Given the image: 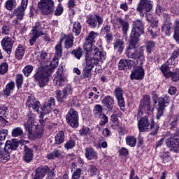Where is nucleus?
I'll list each match as a JSON object with an SVG mask.
<instances>
[{
	"instance_id": "nucleus-1",
	"label": "nucleus",
	"mask_w": 179,
	"mask_h": 179,
	"mask_svg": "<svg viewBox=\"0 0 179 179\" xmlns=\"http://www.w3.org/2000/svg\"><path fill=\"white\" fill-rule=\"evenodd\" d=\"M139 41L136 39H129V47L126 50V55L131 59H140V65L145 61V45H141L138 48Z\"/></svg>"
},
{
	"instance_id": "nucleus-2",
	"label": "nucleus",
	"mask_w": 179,
	"mask_h": 179,
	"mask_svg": "<svg viewBox=\"0 0 179 179\" xmlns=\"http://www.w3.org/2000/svg\"><path fill=\"white\" fill-rule=\"evenodd\" d=\"M91 57H92V58L90 57L85 62L86 66H89V68L101 66V64H103V61H106V58H107V53L102 49L94 46Z\"/></svg>"
},
{
	"instance_id": "nucleus-3",
	"label": "nucleus",
	"mask_w": 179,
	"mask_h": 179,
	"mask_svg": "<svg viewBox=\"0 0 179 179\" xmlns=\"http://www.w3.org/2000/svg\"><path fill=\"white\" fill-rule=\"evenodd\" d=\"M52 72H54V68H38L36 69L34 79L38 83L40 87H44L48 83Z\"/></svg>"
},
{
	"instance_id": "nucleus-4",
	"label": "nucleus",
	"mask_w": 179,
	"mask_h": 179,
	"mask_svg": "<svg viewBox=\"0 0 179 179\" xmlns=\"http://www.w3.org/2000/svg\"><path fill=\"white\" fill-rule=\"evenodd\" d=\"M73 34H69L64 35L63 38L61 39L60 43L55 45V58H61L62 57V41L64 43V48L67 50L73 47Z\"/></svg>"
},
{
	"instance_id": "nucleus-5",
	"label": "nucleus",
	"mask_w": 179,
	"mask_h": 179,
	"mask_svg": "<svg viewBox=\"0 0 179 179\" xmlns=\"http://www.w3.org/2000/svg\"><path fill=\"white\" fill-rule=\"evenodd\" d=\"M44 24L36 22L30 33L31 38L29 39V45H34L36 41H37V38L41 37V36H44Z\"/></svg>"
},
{
	"instance_id": "nucleus-6",
	"label": "nucleus",
	"mask_w": 179,
	"mask_h": 179,
	"mask_svg": "<svg viewBox=\"0 0 179 179\" xmlns=\"http://www.w3.org/2000/svg\"><path fill=\"white\" fill-rule=\"evenodd\" d=\"M38 8L42 15H51L54 12L55 3L53 0H40Z\"/></svg>"
},
{
	"instance_id": "nucleus-7",
	"label": "nucleus",
	"mask_w": 179,
	"mask_h": 179,
	"mask_svg": "<svg viewBox=\"0 0 179 179\" xmlns=\"http://www.w3.org/2000/svg\"><path fill=\"white\" fill-rule=\"evenodd\" d=\"M143 30V22L139 20L135 21L133 24V28L130 34L129 39L137 40L139 41V37L144 33Z\"/></svg>"
},
{
	"instance_id": "nucleus-8",
	"label": "nucleus",
	"mask_w": 179,
	"mask_h": 179,
	"mask_svg": "<svg viewBox=\"0 0 179 179\" xmlns=\"http://www.w3.org/2000/svg\"><path fill=\"white\" fill-rule=\"evenodd\" d=\"M66 122L71 128H78L79 127V114L75 109H70L66 115Z\"/></svg>"
},
{
	"instance_id": "nucleus-9",
	"label": "nucleus",
	"mask_w": 179,
	"mask_h": 179,
	"mask_svg": "<svg viewBox=\"0 0 179 179\" xmlns=\"http://www.w3.org/2000/svg\"><path fill=\"white\" fill-rule=\"evenodd\" d=\"M170 103V97L164 96L158 99V106L157 107V119L160 120L164 114V108L169 106Z\"/></svg>"
},
{
	"instance_id": "nucleus-10",
	"label": "nucleus",
	"mask_w": 179,
	"mask_h": 179,
	"mask_svg": "<svg viewBox=\"0 0 179 179\" xmlns=\"http://www.w3.org/2000/svg\"><path fill=\"white\" fill-rule=\"evenodd\" d=\"M27 107L31 108L34 111H36L38 114L44 115V107L41 106L40 107V101L36 100L34 96H29L26 103Z\"/></svg>"
},
{
	"instance_id": "nucleus-11",
	"label": "nucleus",
	"mask_w": 179,
	"mask_h": 179,
	"mask_svg": "<svg viewBox=\"0 0 179 179\" xmlns=\"http://www.w3.org/2000/svg\"><path fill=\"white\" fill-rule=\"evenodd\" d=\"M164 141L168 148H173V149H177V148H179V138L171 135L165 136L162 139H161L160 141H159L157 146H160V145L163 143Z\"/></svg>"
},
{
	"instance_id": "nucleus-12",
	"label": "nucleus",
	"mask_w": 179,
	"mask_h": 179,
	"mask_svg": "<svg viewBox=\"0 0 179 179\" xmlns=\"http://www.w3.org/2000/svg\"><path fill=\"white\" fill-rule=\"evenodd\" d=\"M104 20L103 17L100 16L99 14H96L95 16L88 15L87 16V23L91 29H96V27H100Z\"/></svg>"
},
{
	"instance_id": "nucleus-13",
	"label": "nucleus",
	"mask_w": 179,
	"mask_h": 179,
	"mask_svg": "<svg viewBox=\"0 0 179 179\" xmlns=\"http://www.w3.org/2000/svg\"><path fill=\"white\" fill-rule=\"evenodd\" d=\"M13 44H15V41L12 38V37L6 36L3 38L1 41V45L4 51L10 55L12 54V48H13Z\"/></svg>"
},
{
	"instance_id": "nucleus-14",
	"label": "nucleus",
	"mask_w": 179,
	"mask_h": 179,
	"mask_svg": "<svg viewBox=\"0 0 179 179\" xmlns=\"http://www.w3.org/2000/svg\"><path fill=\"white\" fill-rule=\"evenodd\" d=\"M153 8V1L151 0H140L137 5L136 10L142 13V11L150 12Z\"/></svg>"
},
{
	"instance_id": "nucleus-15",
	"label": "nucleus",
	"mask_w": 179,
	"mask_h": 179,
	"mask_svg": "<svg viewBox=\"0 0 179 179\" xmlns=\"http://www.w3.org/2000/svg\"><path fill=\"white\" fill-rule=\"evenodd\" d=\"M27 5H29V0H22L21 6L14 10V14L18 20H23L24 10L27 9Z\"/></svg>"
},
{
	"instance_id": "nucleus-16",
	"label": "nucleus",
	"mask_w": 179,
	"mask_h": 179,
	"mask_svg": "<svg viewBox=\"0 0 179 179\" xmlns=\"http://www.w3.org/2000/svg\"><path fill=\"white\" fill-rule=\"evenodd\" d=\"M138 127L140 132L150 131V128H152V124L149 123V119H148V116L142 117L138 121Z\"/></svg>"
},
{
	"instance_id": "nucleus-17",
	"label": "nucleus",
	"mask_w": 179,
	"mask_h": 179,
	"mask_svg": "<svg viewBox=\"0 0 179 179\" xmlns=\"http://www.w3.org/2000/svg\"><path fill=\"white\" fill-rule=\"evenodd\" d=\"M50 171V168L48 166H39L35 169V175L34 179H43L47 173Z\"/></svg>"
},
{
	"instance_id": "nucleus-18",
	"label": "nucleus",
	"mask_w": 179,
	"mask_h": 179,
	"mask_svg": "<svg viewBox=\"0 0 179 179\" xmlns=\"http://www.w3.org/2000/svg\"><path fill=\"white\" fill-rule=\"evenodd\" d=\"M116 23L118 26V28L122 29V31L124 36H127L129 30V22H128L127 20H124L123 18L118 17L116 19Z\"/></svg>"
},
{
	"instance_id": "nucleus-19",
	"label": "nucleus",
	"mask_w": 179,
	"mask_h": 179,
	"mask_svg": "<svg viewBox=\"0 0 179 179\" xmlns=\"http://www.w3.org/2000/svg\"><path fill=\"white\" fill-rule=\"evenodd\" d=\"M34 127H36V124H34V116L28 115L27 121L24 122V128L26 132L28 133L27 135L31 134Z\"/></svg>"
},
{
	"instance_id": "nucleus-20",
	"label": "nucleus",
	"mask_w": 179,
	"mask_h": 179,
	"mask_svg": "<svg viewBox=\"0 0 179 179\" xmlns=\"http://www.w3.org/2000/svg\"><path fill=\"white\" fill-rule=\"evenodd\" d=\"M54 83L56 86H62L65 85V78L62 69H58L54 79Z\"/></svg>"
},
{
	"instance_id": "nucleus-21",
	"label": "nucleus",
	"mask_w": 179,
	"mask_h": 179,
	"mask_svg": "<svg viewBox=\"0 0 179 179\" xmlns=\"http://www.w3.org/2000/svg\"><path fill=\"white\" fill-rule=\"evenodd\" d=\"M72 92L71 86H66L62 91H59L57 92V101L62 103L66 100L68 94Z\"/></svg>"
},
{
	"instance_id": "nucleus-22",
	"label": "nucleus",
	"mask_w": 179,
	"mask_h": 179,
	"mask_svg": "<svg viewBox=\"0 0 179 179\" xmlns=\"http://www.w3.org/2000/svg\"><path fill=\"white\" fill-rule=\"evenodd\" d=\"M143 78H145V70L142 68L134 69L130 75L131 80H142Z\"/></svg>"
},
{
	"instance_id": "nucleus-23",
	"label": "nucleus",
	"mask_w": 179,
	"mask_h": 179,
	"mask_svg": "<svg viewBox=\"0 0 179 179\" xmlns=\"http://www.w3.org/2000/svg\"><path fill=\"white\" fill-rule=\"evenodd\" d=\"M179 49H176L172 52V55L170 59H168L167 62L162 66V68H171V66L176 65V59L178 58Z\"/></svg>"
},
{
	"instance_id": "nucleus-24",
	"label": "nucleus",
	"mask_w": 179,
	"mask_h": 179,
	"mask_svg": "<svg viewBox=\"0 0 179 179\" xmlns=\"http://www.w3.org/2000/svg\"><path fill=\"white\" fill-rule=\"evenodd\" d=\"M94 47L96 46L93 45V42L85 40L83 45L84 50L86 51L85 62L88 59V58L92 57V51L94 50Z\"/></svg>"
},
{
	"instance_id": "nucleus-25",
	"label": "nucleus",
	"mask_w": 179,
	"mask_h": 179,
	"mask_svg": "<svg viewBox=\"0 0 179 179\" xmlns=\"http://www.w3.org/2000/svg\"><path fill=\"white\" fill-rule=\"evenodd\" d=\"M160 69L165 78H171L173 82H177V80H179V73L171 72L169 68H161Z\"/></svg>"
},
{
	"instance_id": "nucleus-26",
	"label": "nucleus",
	"mask_w": 179,
	"mask_h": 179,
	"mask_svg": "<svg viewBox=\"0 0 179 179\" xmlns=\"http://www.w3.org/2000/svg\"><path fill=\"white\" fill-rule=\"evenodd\" d=\"M36 129L33 131L31 132L28 135V136L31 139H41L43 138V134H44V127H38V126L36 125L35 126Z\"/></svg>"
},
{
	"instance_id": "nucleus-27",
	"label": "nucleus",
	"mask_w": 179,
	"mask_h": 179,
	"mask_svg": "<svg viewBox=\"0 0 179 179\" xmlns=\"http://www.w3.org/2000/svg\"><path fill=\"white\" fill-rule=\"evenodd\" d=\"M19 146V142L16 139H12L11 141L8 140L5 143V150H8L10 153L13 150H16Z\"/></svg>"
},
{
	"instance_id": "nucleus-28",
	"label": "nucleus",
	"mask_w": 179,
	"mask_h": 179,
	"mask_svg": "<svg viewBox=\"0 0 179 179\" xmlns=\"http://www.w3.org/2000/svg\"><path fill=\"white\" fill-rule=\"evenodd\" d=\"M85 157L87 160H96L98 159L97 152L94 148L88 147L85 148Z\"/></svg>"
},
{
	"instance_id": "nucleus-29",
	"label": "nucleus",
	"mask_w": 179,
	"mask_h": 179,
	"mask_svg": "<svg viewBox=\"0 0 179 179\" xmlns=\"http://www.w3.org/2000/svg\"><path fill=\"white\" fill-rule=\"evenodd\" d=\"M23 160L25 163H30L33 160V150L29 148L27 145L24 147Z\"/></svg>"
},
{
	"instance_id": "nucleus-30",
	"label": "nucleus",
	"mask_w": 179,
	"mask_h": 179,
	"mask_svg": "<svg viewBox=\"0 0 179 179\" xmlns=\"http://www.w3.org/2000/svg\"><path fill=\"white\" fill-rule=\"evenodd\" d=\"M102 103L109 111H111L113 107H114V98L111 96H106L102 100Z\"/></svg>"
},
{
	"instance_id": "nucleus-31",
	"label": "nucleus",
	"mask_w": 179,
	"mask_h": 179,
	"mask_svg": "<svg viewBox=\"0 0 179 179\" xmlns=\"http://www.w3.org/2000/svg\"><path fill=\"white\" fill-rule=\"evenodd\" d=\"M10 160V152L0 148V162L1 163H7Z\"/></svg>"
},
{
	"instance_id": "nucleus-32",
	"label": "nucleus",
	"mask_w": 179,
	"mask_h": 179,
	"mask_svg": "<svg viewBox=\"0 0 179 179\" xmlns=\"http://www.w3.org/2000/svg\"><path fill=\"white\" fill-rule=\"evenodd\" d=\"M140 107H142L143 110L152 113V110H150V97L148 96H144L140 103Z\"/></svg>"
},
{
	"instance_id": "nucleus-33",
	"label": "nucleus",
	"mask_w": 179,
	"mask_h": 179,
	"mask_svg": "<svg viewBox=\"0 0 179 179\" xmlns=\"http://www.w3.org/2000/svg\"><path fill=\"white\" fill-rule=\"evenodd\" d=\"M55 106V99L52 97L50 98V100L48 101V103L46 106H43V115H45V114H48L50 111H51L52 107Z\"/></svg>"
},
{
	"instance_id": "nucleus-34",
	"label": "nucleus",
	"mask_w": 179,
	"mask_h": 179,
	"mask_svg": "<svg viewBox=\"0 0 179 179\" xmlns=\"http://www.w3.org/2000/svg\"><path fill=\"white\" fill-rule=\"evenodd\" d=\"M144 47L148 54H152V52L155 51V48H156V42L153 41H146Z\"/></svg>"
},
{
	"instance_id": "nucleus-35",
	"label": "nucleus",
	"mask_w": 179,
	"mask_h": 179,
	"mask_svg": "<svg viewBox=\"0 0 179 179\" xmlns=\"http://www.w3.org/2000/svg\"><path fill=\"white\" fill-rule=\"evenodd\" d=\"M148 34H150L152 38L157 37L160 34V29L157 27V24L148 28Z\"/></svg>"
},
{
	"instance_id": "nucleus-36",
	"label": "nucleus",
	"mask_w": 179,
	"mask_h": 179,
	"mask_svg": "<svg viewBox=\"0 0 179 179\" xmlns=\"http://www.w3.org/2000/svg\"><path fill=\"white\" fill-rule=\"evenodd\" d=\"M24 56V46L19 45L15 50V58L17 59H22Z\"/></svg>"
},
{
	"instance_id": "nucleus-37",
	"label": "nucleus",
	"mask_w": 179,
	"mask_h": 179,
	"mask_svg": "<svg viewBox=\"0 0 179 179\" xmlns=\"http://www.w3.org/2000/svg\"><path fill=\"white\" fill-rule=\"evenodd\" d=\"M114 50L121 54L124 51V41L121 39H117L114 43Z\"/></svg>"
},
{
	"instance_id": "nucleus-38",
	"label": "nucleus",
	"mask_w": 179,
	"mask_h": 179,
	"mask_svg": "<svg viewBox=\"0 0 179 179\" xmlns=\"http://www.w3.org/2000/svg\"><path fill=\"white\" fill-rule=\"evenodd\" d=\"M73 33L75 34V36H79L82 31V24H80V22H76L73 24Z\"/></svg>"
},
{
	"instance_id": "nucleus-39",
	"label": "nucleus",
	"mask_w": 179,
	"mask_h": 179,
	"mask_svg": "<svg viewBox=\"0 0 179 179\" xmlns=\"http://www.w3.org/2000/svg\"><path fill=\"white\" fill-rule=\"evenodd\" d=\"M64 141H65V134L60 131L55 136V142L57 145H61V143H64Z\"/></svg>"
},
{
	"instance_id": "nucleus-40",
	"label": "nucleus",
	"mask_w": 179,
	"mask_h": 179,
	"mask_svg": "<svg viewBox=\"0 0 179 179\" xmlns=\"http://www.w3.org/2000/svg\"><path fill=\"white\" fill-rule=\"evenodd\" d=\"M126 144L130 148H135L136 146V138L134 136H129L126 137Z\"/></svg>"
},
{
	"instance_id": "nucleus-41",
	"label": "nucleus",
	"mask_w": 179,
	"mask_h": 179,
	"mask_svg": "<svg viewBox=\"0 0 179 179\" xmlns=\"http://www.w3.org/2000/svg\"><path fill=\"white\" fill-rule=\"evenodd\" d=\"M13 89H15V82L7 84L4 90V94L7 96H10V93L13 92Z\"/></svg>"
},
{
	"instance_id": "nucleus-42",
	"label": "nucleus",
	"mask_w": 179,
	"mask_h": 179,
	"mask_svg": "<svg viewBox=\"0 0 179 179\" xmlns=\"http://www.w3.org/2000/svg\"><path fill=\"white\" fill-rule=\"evenodd\" d=\"M13 138H19L23 136V129L21 127H15L11 131Z\"/></svg>"
},
{
	"instance_id": "nucleus-43",
	"label": "nucleus",
	"mask_w": 179,
	"mask_h": 179,
	"mask_svg": "<svg viewBox=\"0 0 179 179\" xmlns=\"http://www.w3.org/2000/svg\"><path fill=\"white\" fill-rule=\"evenodd\" d=\"M71 55H73V57H75L76 59H80V58H82V56L83 55V51L82 50V48L79 47L71 51Z\"/></svg>"
},
{
	"instance_id": "nucleus-44",
	"label": "nucleus",
	"mask_w": 179,
	"mask_h": 179,
	"mask_svg": "<svg viewBox=\"0 0 179 179\" xmlns=\"http://www.w3.org/2000/svg\"><path fill=\"white\" fill-rule=\"evenodd\" d=\"M79 135L85 137L92 136V131L89 127H83L81 129H80Z\"/></svg>"
},
{
	"instance_id": "nucleus-45",
	"label": "nucleus",
	"mask_w": 179,
	"mask_h": 179,
	"mask_svg": "<svg viewBox=\"0 0 179 179\" xmlns=\"http://www.w3.org/2000/svg\"><path fill=\"white\" fill-rule=\"evenodd\" d=\"M10 24L9 23H5L1 27V34L3 36H9L10 34Z\"/></svg>"
},
{
	"instance_id": "nucleus-46",
	"label": "nucleus",
	"mask_w": 179,
	"mask_h": 179,
	"mask_svg": "<svg viewBox=\"0 0 179 179\" xmlns=\"http://www.w3.org/2000/svg\"><path fill=\"white\" fill-rule=\"evenodd\" d=\"M99 36V34L97 32H94L92 31L88 34L87 37L85 38L87 41H90L91 43H96V38Z\"/></svg>"
},
{
	"instance_id": "nucleus-47",
	"label": "nucleus",
	"mask_w": 179,
	"mask_h": 179,
	"mask_svg": "<svg viewBox=\"0 0 179 179\" xmlns=\"http://www.w3.org/2000/svg\"><path fill=\"white\" fill-rule=\"evenodd\" d=\"M7 10H13L16 8V0H8L5 3Z\"/></svg>"
},
{
	"instance_id": "nucleus-48",
	"label": "nucleus",
	"mask_w": 179,
	"mask_h": 179,
	"mask_svg": "<svg viewBox=\"0 0 179 179\" xmlns=\"http://www.w3.org/2000/svg\"><path fill=\"white\" fill-rule=\"evenodd\" d=\"M93 113L96 118L100 117V115H103V106L101 105H96L94 108Z\"/></svg>"
},
{
	"instance_id": "nucleus-49",
	"label": "nucleus",
	"mask_w": 179,
	"mask_h": 179,
	"mask_svg": "<svg viewBox=\"0 0 179 179\" xmlns=\"http://www.w3.org/2000/svg\"><path fill=\"white\" fill-rule=\"evenodd\" d=\"M59 156H61V151L55 150L52 152L48 154L47 157L49 160H52L59 157Z\"/></svg>"
},
{
	"instance_id": "nucleus-50",
	"label": "nucleus",
	"mask_w": 179,
	"mask_h": 179,
	"mask_svg": "<svg viewBox=\"0 0 179 179\" xmlns=\"http://www.w3.org/2000/svg\"><path fill=\"white\" fill-rule=\"evenodd\" d=\"M118 66L119 68H132V66H131V62L127 59L120 60Z\"/></svg>"
},
{
	"instance_id": "nucleus-51",
	"label": "nucleus",
	"mask_w": 179,
	"mask_h": 179,
	"mask_svg": "<svg viewBox=\"0 0 179 179\" xmlns=\"http://www.w3.org/2000/svg\"><path fill=\"white\" fill-rule=\"evenodd\" d=\"M171 26H173L171 22H168L165 23L164 26L163 27V30L165 31V34L167 36H170V34H171Z\"/></svg>"
},
{
	"instance_id": "nucleus-52",
	"label": "nucleus",
	"mask_w": 179,
	"mask_h": 179,
	"mask_svg": "<svg viewBox=\"0 0 179 179\" xmlns=\"http://www.w3.org/2000/svg\"><path fill=\"white\" fill-rule=\"evenodd\" d=\"M76 145V143L75 142V140L71 139V140H69L64 144V148H65V149H67V150H69V149H73V148H75Z\"/></svg>"
},
{
	"instance_id": "nucleus-53",
	"label": "nucleus",
	"mask_w": 179,
	"mask_h": 179,
	"mask_svg": "<svg viewBox=\"0 0 179 179\" xmlns=\"http://www.w3.org/2000/svg\"><path fill=\"white\" fill-rule=\"evenodd\" d=\"M8 129H1L0 130V145H2V142L6 139V136H8Z\"/></svg>"
},
{
	"instance_id": "nucleus-54",
	"label": "nucleus",
	"mask_w": 179,
	"mask_h": 179,
	"mask_svg": "<svg viewBox=\"0 0 179 179\" xmlns=\"http://www.w3.org/2000/svg\"><path fill=\"white\" fill-rule=\"evenodd\" d=\"M81 174H82V169H77L73 172L71 179H79L80 178Z\"/></svg>"
},
{
	"instance_id": "nucleus-55",
	"label": "nucleus",
	"mask_w": 179,
	"mask_h": 179,
	"mask_svg": "<svg viewBox=\"0 0 179 179\" xmlns=\"http://www.w3.org/2000/svg\"><path fill=\"white\" fill-rule=\"evenodd\" d=\"M16 85L17 87L19 89L22 87V85H23V75L18 74L16 76Z\"/></svg>"
},
{
	"instance_id": "nucleus-56",
	"label": "nucleus",
	"mask_w": 179,
	"mask_h": 179,
	"mask_svg": "<svg viewBox=\"0 0 179 179\" xmlns=\"http://www.w3.org/2000/svg\"><path fill=\"white\" fill-rule=\"evenodd\" d=\"M69 106L71 107H79V100L76 97H74L69 101Z\"/></svg>"
},
{
	"instance_id": "nucleus-57",
	"label": "nucleus",
	"mask_w": 179,
	"mask_h": 179,
	"mask_svg": "<svg viewBox=\"0 0 179 179\" xmlns=\"http://www.w3.org/2000/svg\"><path fill=\"white\" fill-rule=\"evenodd\" d=\"M63 12H64V8L62 7V5L59 3L57 7L56 10H55L54 15L55 16H61Z\"/></svg>"
},
{
	"instance_id": "nucleus-58",
	"label": "nucleus",
	"mask_w": 179,
	"mask_h": 179,
	"mask_svg": "<svg viewBox=\"0 0 179 179\" xmlns=\"http://www.w3.org/2000/svg\"><path fill=\"white\" fill-rule=\"evenodd\" d=\"M161 157L163 163H169V162H171V157H170V155L167 152H164Z\"/></svg>"
},
{
	"instance_id": "nucleus-59",
	"label": "nucleus",
	"mask_w": 179,
	"mask_h": 179,
	"mask_svg": "<svg viewBox=\"0 0 179 179\" xmlns=\"http://www.w3.org/2000/svg\"><path fill=\"white\" fill-rule=\"evenodd\" d=\"M114 93H115V96L116 99H120V98L123 97L122 96L124 94V92L120 87L116 88L115 90Z\"/></svg>"
},
{
	"instance_id": "nucleus-60",
	"label": "nucleus",
	"mask_w": 179,
	"mask_h": 179,
	"mask_svg": "<svg viewBox=\"0 0 179 179\" xmlns=\"http://www.w3.org/2000/svg\"><path fill=\"white\" fill-rule=\"evenodd\" d=\"M110 30H111V25L110 24L103 25L101 30V33L102 34H106L107 33H110L111 32Z\"/></svg>"
},
{
	"instance_id": "nucleus-61",
	"label": "nucleus",
	"mask_w": 179,
	"mask_h": 179,
	"mask_svg": "<svg viewBox=\"0 0 179 179\" xmlns=\"http://www.w3.org/2000/svg\"><path fill=\"white\" fill-rule=\"evenodd\" d=\"M117 104L122 111H124V108L125 107V101H124V97L122 98H117Z\"/></svg>"
},
{
	"instance_id": "nucleus-62",
	"label": "nucleus",
	"mask_w": 179,
	"mask_h": 179,
	"mask_svg": "<svg viewBox=\"0 0 179 179\" xmlns=\"http://www.w3.org/2000/svg\"><path fill=\"white\" fill-rule=\"evenodd\" d=\"M99 118H101L100 123H99V124L101 125H104L108 122V117H107V115L104 114L101 115L99 116Z\"/></svg>"
},
{
	"instance_id": "nucleus-63",
	"label": "nucleus",
	"mask_w": 179,
	"mask_h": 179,
	"mask_svg": "<svg viewBox=\"0 0 179 179\" xmlns=\"http://www.w3.org/2000/svg\"><path fill=\"white\" fill-rule=\"evenodd\" d=\"M173 28V30H174L173 34L179 33V20H176L174 21Z\"/></svg>"
},
{
	"instance_id": "nucleus-64",
	"label": "nucleus",
	"mask_w": 179,
	"mask_h": 179,
	"mask_svg": "<svg viewBox=\"0 0 179 179\" xmlns=\"http://www.w3.org/2000/svg\"><path fill=\"white\" fill-rule=\"evenodd\" d=\"M59 59L58 57L54 58L50 62V68H57L58 66Z\"/></svg>"
}]
</instances>
